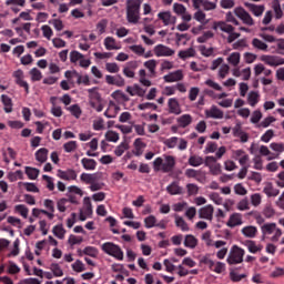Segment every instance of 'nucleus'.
Segmentation results:
<instances>
[{
	"instance_id": "a211bd4d",
	"label": "nucleus",
	"mask_w": 284,
	"mask_h": 284,
	"mask_svg": "<svg viewBox=\"0 0 284 284\" xmlns=\"http://www.w3.org/2000/svg\"><path fill=\"white\" fill-rule=\"evenodd\" d=\"M226 225L227 227H236L237 225H243V216L241 213H233L226 222Z\"/></svg>"
},
{
	"instance_id": "13d9d810",
	"label": "nucleus",
	"mask_w": 284,
	"mask_h": 284,
	"mask_svg": "<svg viewBox=\"0 0 284 284\" xmlns=\"http://www.w3.org/2000/svg\"><path fill=\"white\" fill-rule=\"evenodd\" d=\"M83 54L79 51H71L70 52V61L71 63H77L78 61H81L83 59Z\"/></svg>"
},
{
	"instance_id": "c9c22d12",
	"label": "nucleus",
	"mask_w": 284,
	"mask_h": 284,
	"mask_svg": "<svg viewBox=\"0 0 284 284\" xmlns=\"http://www.w3.org/2000/svg\"><path fill=\"white\" fill-rule=\"evenodd\" d=\"M105 50H120V47L116 45V40L112 37H106L104 39Z\"/></svg>"
},
{
	"instance_id": "c756f323",
	"label": "nucleus",
	"mask_w": 284,
	"mask_h": 284,
	"mask_svg": "<svg viewBox=\"0 0 284 284\" xmlns=\"http://www.w3.org/2000/svg\"><path fill=\"white\" fill-rule=\"evenodd\" d=\"M159 62L156 60H148L144 62V68L149 70L151 77H156V65Z\"/></svg>"
},
{
	"instance_id": "b1692460",
	"label": "nucleus",
	"mask_w": 284,
	"mask_h": 284,
	"mask_svg": "<svg viewBox=\"0 0 284 284\" xmlns=\"http://www.w3.org/2000/svg\"><path fill=\"white\" fill-rule=\"evenodd\" d=\"M184 245L186 247H189L190 250H194V247H196V245H199V240L194 235L189 234L184 239Z\"/></svg>"
},
{
	"instance_id": "3c124183",
	"label": "nucleus",
	"mask_w": 284,
	"mask_h": 284,
	"mask_svg": "<svg viewBox=\"0 0 284 284\" xmlns=\"http://www.w3.org/2000/svg\"><path fill=\"white\" fill-rule=\"evenodd\" d=\"M106 72H110L111 74H116L121 68H119V64L116 62H108L105 64Z\"/></svg>"
},
{
	"instance_id": "09e8293b",
	"label": "nucleus",
	"mask_w": 284,
	"mask_h": 284,
	"mask_svg": "<svg viewBox=\"0 0 284 284\" xmlns=\"http://www.w3.org/2000/svg\"><path fill=\"white\" fill-rule=\"evenodd\" d=\"M273 10L275 13V19H283V9H281V3L278 0H275L273 2Z\"/></svg>"
},
{
	"instance_id": "20e7f679",
	"label": "nucleus",
	"mask_w": 284,
	"mask_h": 284,
	"mask_svg": "<svg viewBox=\"0 0 284 284\" xmlns=\"http://www.w3.org/2000/svg\"><path fill=\"white\" fill-rule=\"evenodd\" d=\"M245 256V250L234 245L229 254V257L226 262L229 265H239L243 261V257Z\"/></svg>"
},
{
	"instance_id": "f704fd0d",
	"label": "nucleus",
	"mask_w": 284,
	"mask_h": 284,
	"mask_svg": "<svg viewBox=\"0 0 284 284\" xmlns=\"http://www.w3.org/2000/svg\"><path fill=\"white\" fill-rule=\"evenodd\" d=\"M178 123L180 128H187V125L192 124V115L190 114H183L180 118H178Z\"/></svg>"
},
{
	"instance_id": "2f4dec72",
	"label": "nucleus",
	"mask_w": 284,
	"mask_h": 284,
	"mask_svg": "<svg viewBox=\"0 0 284 284\" xmlns=\"http://www.w3.org/2000/svg\"><path fill=\"white\" fill-rule=\"evenodd\" d=\"M134 148L133 154L135 156H141L143 154V148H145V143L141 140V138L135 139L134 141Z\"/></svg>"
},
{
	"instance_id": "ddd939ff",
	"label": "nucleus",
	"mask_w": 284,
	"mask_h": 284,
	"mask_svg": "<svg viewBox=\"0 0 284 284\" xmlns=\"http://www.w3.org/2000/svg\"><path fill=\"white\" fill-rule=\"evenodd\" d=\"M168 108H169V114H175L176 116H179V114L183 112L181 110V104L179 103V100L176 98L169 99Z\"/></svg>"
},
{
	"instance_id": "aec40b11",
	"label": "nucleus",
	"mask_w": 284,
	"mask_h": 284,
	"mask_svg": "<svg viewBox=\"0 0 284 284\" xmlns=\"http://www.w3.org/2000/svg\"><path fill=\"white\" fill-rule=\"evenodd\" d=\"M81 165L84 170L92 172L94 170H97V161L94 159H90V158H83L81 160Z\"/></svg>"
},
{
	"instance_id": "a19ab883",
	"label": "nucleus",
	"mask_w": 284,
	"mask_h": 284,
	"mask_svg": "<svg viewBox=\"0 0 284 284\" xmlns=\"http://www.w3.org/2000/svg\"><path fill=\"white\" fill-rule=\"evenodd\" d=\"M14 212H18V214L23 216V219H28V213L30 210L23 204H18L14 206Z\"/></svg>"
},
{
	"instance_id": "79ce46f5",
	"label": "nucleus",
	"mask_w": 284,
	"mask_h": 284,
	"mask_svg": "<svg viewBox=\"0 0 284 284\" xmlns=\"http://www.w3.org/2000/svg\"><path fill=\"white\" fill-rule=\"evenodd\" d=\"M229 63H231V65H239V63H241V53L239 52H233L231 53V55L227 58Z\"/></svg>"
},
{
	"instance_id": "423d86ee",
	"label": "nucleus",
	"mask_w": 284,
	"mask_h": 284,
	"mask_svg": "<svg viewBox=\"0 0 284 284\" xmlns=\"http://www.w3.org/2000/svg\"><path fill=\"white\" fill-rule=\"evenodd\" d=\"M234 13L239 17V19H241V21H243L245 26H254V19L242 7L235 8Z\"/></svg>"
},
{
	"instance_id": "6e6d98bb",
	"label": "nucleus",
	"mask_w": 284,
	"mask_h": 284,
	"mask_svg": "<svg viewBox=\"0 0 284 284\" xmlns=\"http://www.w3.org/2000/svg\"><path fill=\"white\" fill-rule=\"evenodd\" d=\"M78 148V144H77V141H69L67 143L63 144V150L64 152H74V150H77Z\"/></svg>"
},
{
	"instance_id": "7c9ffc66",
	"label": "nucleus",
	"mask_w": 284,
	"mask_h": 284,
	"mask_svg": "<svg viewBox=\"0 0 284 284\" xmlns=\"http://www.w3.org/2000/svg\"><path fill=\"white\" fill-rule=\"evenodd\" d=\"M2 105H4V112L10 114L12 112V99L6 94L1 95Z\"/></svg>"
},
{
	"instance_id": "774afa93",
	"label": "nucleus",
	"mask_w": 284,
	"mask_h": 284,
	"mask_svg": "<svg viewBox=\"0 0 284 284\" xmlns=\"http://www.w3.org/2000/svg\"><path fill=\"white\" fill-rule=\"evenodd\" d=\"M256 59H258V55H256L255 53L252 52H245L244 53V61L245 63H254V61H256Z\"/></svg>"
},
{
	"instance_id": "e433bc0d",
	"label": "nucleus",
	"mask_w": 284,
	"mask_h": 284,
	"mask_svg": "<svg viewBox=\"0 0 284 284\" xmlns=\"http://www.w3.org/2000/svg\"><path fill=\"white\" fill-rule=\"evenodd\" d=\"M174 216L176 227H180L182 232H189L190 226H187V222H185V220H183V217L179 216L178 214H175Z\"/></svg>"
},
{
	"instance_id": "603ef678",
	"label": "nucleus",
	"mask_w": 284,
	"mask_h": 284,
	"mask_svg": "<svg viewBox=\"0 0 284 284\" xmlns=\"http://www.w3.org/2000/svg\"><path fill=\"white\" fill-rule=\"evenodd\" d=\"M214 38V33L212 31L204 32L201 37L197 38V43H206L210 39Z\"/></svg>"
},
{
	"instance_id": "6ab92c4d",
	"label": "nucleus",
	"mask_w": 284,
	"mask_h": 284,
	"mask_svg": "<svg viewBox=\"0 0 284 284\" xmlns=\"http://www.w3.org/2000/svg\"><path fill=\"white\" fill-rule=\"evenodd\" d=\"M243 236H245V239H256V235L258 234V229L256 226L253 225H248V226H244L241 230Z\"/></svg>"
},
{
	"instance_id": "1a4fd4ad",
	"label": "nucleus",
	"mask_w": 284,
	"mask_h": 284,
	"mask_svg": "<svg viewBox=\"0 0 284 284\" xmlns=\"http://www.w3.org/2000/svg\"><path fill=\"white\" fill-rule=\"evenodd\" d=\"M153 52L155 57H172L174 54V50L170 49L164 44H158L154 47Z\"/></svg>"
},
{
	"instance_id": "72a5a7b5",
	"label": "nucleus",
	"mask_w": 284,
	"mask_h": 284,
	"mask_svg": "<svg viewBox=\"0 0 284 284\" xmlns=\"http://www.w3.org/2000/svg\"><path fill=\"white\" fill-rule=\"evenodd\" d=\"M252 45L253 48H255V50H261L262 52H267V43L263 42L261 39L258 38H254L252 40Z\"/></svg>"
},
{
	"instance_id": "680f3d73",
	"label": "nucleus",
	"mask_w": 284,
	"mask_h": 284,
	"mask_svg": "<svg viewBox=\"0 0 284 284\" xmlns=\"http://www.w3.org/2000/svg\"><path fill=\"white\" fill-rule=\"evenodd\" d=\"M97 90H99V88L94 87V88L88 89V92L91 99H94L95 101L101 102V93L98 92Z\"/></svg>"
},
{
	"instance_id": "a878e982",
	"label": "nucleus",
	"mask_w": 284,
	"mask_h": 284,
	"mask_svg": "<svg viewBox=\"0 0 284 284\" xmlns=\"http://www.w3.org/2000/svg\"><path fill=\"white\" fill-rule=\"evenodd\" d=\"M244 245L247 247L248 252H251V254H256V252H261V250H263V246L256 245V242L252 241V240H246L244 242Z\"/></svg>"
},
{
	"instance_id": "4c0bfd02",
	"label": "nucleus",
	"mask_w": 284,
	"mask_h": 284,
	"mask_svg": "<svg viewBox=\"0 0 284 284\" xmlns=\"http://www.w3.org/2000/svg\"><path fill=\"white\" fill-rule=\"evenodd\" d=\"M52 232L57 239L63 240L65 239V229H63V224H58L53 226Z\"/></svg>"
},
{
	"instance_id": "052dcab7",
	"label": "nucleus",
	"mask_w": 284,
	"mask_h": 284,
	"mask_svg": "<svg viewBox=\"0 0 284 284\" xmlns=\"http://www.w3.org/2000/svg\"><path fill=\"white\" fill-rule=\"evenodd\" d=\"M105 139H106V141H110L111 143H116V141H119V133H116L114 131H108L105 133Z\"/></svg>"
},
{
	"instance_id": "5701e85b",
	"label": "nucleus",
	"mask_w": 284,
	"mask_h": 284,
	"mask_svg": "<svg viewBox=\"0 0 284 284\" xmlns=\"http://www.w3.org/2000/svg\"><path fill=\"white\" fill-rule=\"evenodd\" d=\"M275 230H276V223H265L261 226V232H262L263 236L274 234Z\"/></svg>"
},
{
	"instance_id": "0e129e2a",
	"label": "nucleus",
	"mask_w": 284,
	"mask_h": 284,
	"mask_svg": "<svg viewBox=\"0 0 284 284\" xmlns=\"http://www.w3.org/2000/svg\"><path fill=\"white\" fill-rule=\"evenodd\" d=\"M203 10L210 12V10H216V2H212L210 0H203Z\"/></svg>"
},
{
	"instance_id": "412c9836",
	"label": "nucleus",
	"mask_w": 284,
	"mask_h": 284,
	"mask_svg": "<svg viewBox=\"0 0 284 284\" xmlns=\"http://www.w3.org/2000/svg\"><path fill=\"white\" fill-rule=\"evenodd\" d=\"M166 192L171 194V196H176L179 194H183V187L179 185V182L174 181L166 186Z\"/></svg>"
},
{
	"instance_id": "de8ad7c7",
	"label": "nucleus",
	"mask_w": 284,
	"mask_h": 284,
	"mask_svg": "<svg viewBox=\"0 0 284 284\" xmlns=\"http://www.w3.org/2000/svg\"><path fill=\"white\" fill-rule=\"evenodd\" d=\"M29 74L31 75V81H41L43 79V73L37 68L31 69Z\"/></svg>"
},
{
	"instance_id": "864d4df0",
	"label": "nucleus",
	"mask_w": 284,
	"mask_h": 284,
	"mask_svg": "<svg viewBox=\"0 0 284 284\" xmlns=\"http://www.w3.org/2000/svg\"><path fill=\"white\" fill-rule=\"evenodd\" d=\"M130 146L128 145L126 142H122L120 145L116 146V149L114 150V154L115 156H123V153L125 152V150H128Z\"/></svg>"
},
{
	"instance_id": "cd10ccee",
	"label": "nucleus",
	"mask_w": 284,
	"mask_h": 284,
	"mask_svg": "<svg viewBox=\"0 0 284 284\" xmlns=\"http://www.w3.org/2000/svg\"><path fill=\"white\" fill-rule=\"evenodd\" d=\"M24 172L28 176V179H30V181H37V179H39V169L32 168V166H26Z\"/></svg>"
},
{
	"instance_id": "8fccbe9b",
	"label": "nucleus",
	"mask_w": 284,
	"mask_h": 284,
	"mask_svg": "<svg viewBox=\"0 0 284 284\" xmlns=\"http://www.w3.org/2000/svg\"><path fill=\"white\" fill-rule=\"evenodd\" d=\"M67 110L73 115L75 116V119H80L81 116V106H79V104H72L71 106L67 108Z\"/></svg>"
},
{
	"instance_id": "dca6fc26",
	"label": "nucleus",
	"mask_w": 284,
	"mask_h": 284,
	"mask_svg": "<svg viewBox=\"0 0 284 284\" xmlns=\"http://www.w3.org/2000/svg\"><path fill=\"white\" fill-rule=\"evenodd\" d=\"M245 7L254 14V17H262L265 12V6L263 4H253L250 2H245Z\"/></svg>"
},
{
	"instance_id": "49530a36",
	"label": "nucleus",
	"mask_w": 284,
	"mask_h": 284,
	"mask_svg": "<svg viewBox=\"0 0 284 284\" xmlns=\"http://www.w3.org/2000/svg\"><path fill=\"white\" fill-rule=\"evenodd\" d=\"M144 225L146 230H152V227H155L156 225V216L154 215H149L148 217L144 219Z\"/></svg>"
},
{
	"instance_id": "37998d69",
	"label": "nucleus",
	"mask_w": 284,
	"mask_h": 284,
	"mask_svg": "<svg viewBox=\"0 0 284 284\" xmlns=\"http://www.w3.org/2000/svg\"><path fill=\"white\" fill-rule=\"evenodd\" d=\"M65 79H77L78 85H81V74L77 72V70L73 71H65L64 73Z\"/></svg>"
},
{
	"instance_id": "393cba45",
	"label": "nucleus",
	"mask_w": 284,
	"mask_h": 284,
	"mask_svg": "<svg viewBox=\"0 0 284 284\" xmlns=\"http://www.w3.org/2000/svg\"><path fill=\"white\" fill-rule=\"evenodd\" d=\"M187 163L191 165V168H199L205 163V160H203V158L200 155H191Z\"/></svg>"
},
{
	"instance_id": "6e6552de",
	"label": "nucleus",
	"mask_w": 284,
	"mask_h": 284,
	"mask_svg": "<svg viewBox=\"0 0 284 284\" xmlns=\"http://www.w3.org/2000/svg\"><path fill=\"white\" fill-rule=\"evenodd\" d=\"M57 176L62 181H77V171L74 169H67L65 171L59 169Z\"/></svg>"
},
{
	"instance_id": "4be33fe9",
	"label": "nucleus",
	"mask_w": 284,
	"mask_h": 284,
	"mask_svg": "<svg viewBox=\"0 0 284 284\" xmlns=\"http://www.w3.org/2000/svg\"><path fill=\"white\" fill-rule=\"evenodd\" d=\"M80 180L87 183V185H92V183H97L98 181L97 173H82Z\"/></svg>"
},
{
	"instance_id": "c85d7f7f",
	"label": "nucleus",
	"mask_w": 284,
	"mask_h": 284,
	"mask_svg": "<svg viewBox=\"0 0 284 284\" xmlns=\"http://www.w3.org/2000/svg\"><path fill=\"white\" fill-rule=\"evenodd\" d=\"M264 194H266V196L272 197V196H278V194H281V191L278 189H275L272 183H268L265 185V187L263 189Z\"/></svg>"
},
{
	"instance_id": "2eb2a0df",
	"label": "nucleus",
	"mask_w": 284,
	"mask_h": 284,
	"mask_svg": "<svg viewBox=\"0 0 284 284\" xmlns=\"http://www.w3.org/2000/svg\"><path fill=\"white\" fill-rule=\"evenodd\" d=\"M213 30H221L222 32L230 34L231 32H234V27L232 24H227L225 21H215L213 23Z\"/></svg>"
},
{
	"instance_id": "69168bd1",
	"label": "nucleus",
	"mask_w": 284,
	"mask_h": 284,
	"mask_svg": "<svg viewBox=\"0 0 284 284\" xmlns=\"http://www.w3.org/2000/svg\"><path fill=\"white\" fill-rule=\"evenodd\" d=\"M41 30L45 39H52V34H54V32L52 31V28H50V26L44 24L42 26Z\"/></svg>"
},
{
	"instance_id": "39448f33",
	"label": "nucleus",
	"mask_w": 284,
	"mask_h": 284,
	"mask_svg": "<svg viewBox=\"0 0 284 284\" xmlns=\"http://www.w3.org/2000/svg\"><path fill=\"white\" fill-rule=\"evenodd\" d=\"M201 263L207 265L209 270L215 272V274H223V272H225V263L223 262H214L210 260V257L204 256L202 257Z\"/></svg>"
},
{
	"instance_id": "9d476101",
	"label": "nucleus",
	"mask_w": 284,
	"mask_h": 284,
	"mask_svg": "<svg viewBox=\"0 0 284 284\" xmlns=\"http://www.w3.org/2000/svg\"><path fill=\"white\" fill-rule=\"evenodd\" d=\"M163 80L165 83H176L179 81H183V70L170 72L169 74L163 77Z\"/></svg>"
},
{
	"instance_id": "9b49d317",
	"label": "nucleus",
	"mask_w": 284,
	"mask_h": 284,
	"mask_svg": "<svg viewBox=\"0 0 284 284\" xmlns=\"http://www.w3.org/2000/svg\"><path fill=\"white\" fill-rule=\"evenodd\" d=\"M158 18L163 22L164 26H174V23H176V17L172 16V12L170 11L158 13Z\"/></svg>"
},
{
	"instance_id": "bb28decb",
	"label": "nucleus",
	"mask_w": 284,
	"mask_h": 284,
	"mask_svg": "<svg viewBox=\"0 0 284 284\" xmlns=\"http://www.w3.org/2000/svg\"><path fill=\"white\" fill-rule=\"evenodd\" d=\"M261 61L266 63V65L276 67V65H283V62L276 61V57L274 55H262Z\"/></svg>"
},
{
	"instance_id": "a18cd8bd",
	"label": "nucleus",
	"mask_w": 284,
	"mask_h": 284,
	"mask_svg": "<svg viewBox=\"0 0 284 284\" xmlns=\"http://www.w3.org/2000/svg\"><path fill=\"white\" fill-rule=\"evenodd\" d=\"M194 54H196V51L194 50V48H189L184 51H180L179 52V57L180 59H190V57H194Z\"/></svg>"
},
{
	"instance_id": "4468645a",
	"label": "nucleus",
	"mask_w": 284,
	"mask_h": 284,
	"mask_svg": "<svg viewBox=\"0 0 284 284\" xmlns=\"http://www.w3.org/2000/svg\"><path fill=\"white\" fill-rule=\"evenodd\" d=\"M270 148L271 150H273V152H276V153H272V155L267 158L268 161H274V159H278V156L283 154V151H284L283 143L272 142L270 144Z\"/></svg>"
},
{
	"instance_id": "f03ea898",
	"label": "nucleus",
	"mask_w": 284,
	"mask_h": 284,
	"mask_svg": "<svg viewBox=\"0 0 284 284\" xmlns=\"http://www.w3.org/2000/svg\"><path fill=\"white\" fill-rule=\"evenodd\" d=\"M141 3L143 0H126V21L136 26L141 21Z\"/></svg>"
},
{
	"instance_id": "7ed1b4c3",
	"label": "nucleus",
	"mask_w": 284,
	"mask_h": 284,
	"mask_svg": "<svg viewBox=\"0 0 284 284\" xmlns=\"http://www.w3.org/2000/svg\"><path fill=\"white\" fill-rule=\"evenodd\" d=\"M101 250L104 254L116 258V261H123V250H121V246L112 242H106L102 244Z\"/></svg>"
},
{
	"instance_id": "5fc2aeb1",
	"label": "nucleus",
	"mask_w": 284,
	"mask_h": 284,
	"mask_svg": "<svg viewBox=\"0 0 284 284\" xmlns=\"http://www.w3.org/2000/svg\"><path fill=\"white\" fill-rule=\"evenodd\" d=\"M173 12H175V14H185V12H187V8L182 3L175 2L173 4Z\"/></svg>"
},
{
	"instance_id": "bf43d9fd",
	"label": "nucleus",
	"mask_w": 284,
	"mask_h": 284,
	"mask_svg": "<svg viewBox=\"0 0 284 284\" xmlns=\"http://www.w3.org/2000/svg\"><path fill=\"white\" fill-rule=\"evenodd\" d=\"M51 271L53 272V275L55 277L63 276V270L61 268V266L58 263L51 264Z\"/></svg>"
},
{
	"instance_id": "f8f14e48",
	"label": "nucleus",
	"mask_w": 284,
	"mask_h": 284,
	"mask_svg": "<svg viewBox=\"0 0 284 284\" xmlns=\"http://www.w3.org/2000/svg\"><path fill=\"white\" fill-rule=\"evenodd\" d=\"M200 219H205L206 221H212L214 219V206L209 204L199 210Z\"/></svg>"
},
{
	"instance_id": "338daca9",
	"label": "nucleus",
	"mask_w": 284,
	"mask_h": 284,
	"mask_svg": "<svg viewBox=\"0 0 284 284\" xmlns=\"http://www.w3.org/2000/svg\"><path fill=\"white\" fill-rule=\"evenodd\" d=\"M234 192H235V194H239L240 196H245V194H247V189H245V186H243V184L237 183L234 186Z\"/></svg>"
},
{
	"instance_id": "58836bf2",
	"label": "nucleus",
	"mask_w": 284,
	"mask_h": 284,
	"mask_svg": "<svg viewBox=\"0 0 284 284\" xmlns=\"http://www.w3.org/2000/svg\"><path fill=\"white\" fill-rule=\"evenodd\" d=\"M261 95H258V92L256 91H251L247 95V101H248V105H251L252 108H255L256 104L258 103V99Z\"/></svg>"
},
{
	"instance_id": "0eeeda50",
	"label": "nucleus",
	"mask_w": 284,
	"mask_h": 284,
	"mask_svg": "<svg viewBox=\"0 0 284 284\" xmlns=\"http://www.w3.org/2000/svg\"><path fill=\"white\" fill-rule=\"evenodd\" d=\"M13 77L17 85H19V88H23L26 94H30V84H28V81L23 80V70L19 69L14 71Z\"/></svg>"
},
{
	"instance_id": "f3484780",
	"label": "nucleus",
	"mask_w": 284,
	"mask_h": 284,
	"mask_svg": "<svg viewBox=\"0 0 284 284\" xmlns=\"http://www.w3.org/2000/svg\"><path fill=\"white\" fill-rule=\"evenodd\" d=\"M205 115L207 119H223L224 113L219 106L212 105L211 110L205 111Z\"/></svg>"
},
{
	"instance_id": "f257e3e1",
	"label": "nucleus",
	"mask_w": 284,
	"mask_h": 284,
	"mask_svg": "<svg viewBox=\"0 0 284 284\" xmlns=\"http://www.w3.org/2000/svg\"><path fill=\"white\" fill-rule=\"evenodd\" d=\"M174 168H176V159L173 155H165L164 161L163 158H156L153 161L154 172H163V174H170V172H174Z\"/></svg>"
},
{
	"instance_id": "c03bdc74",
	"label": "nucleus",
	"mask_w": 284,
	"mask_h": 284,
	"mask_svg": "<svg viewBox=\"0 0 284 284\" xmlns=\"http://www.w3.org/2000/svg\"><path fill=\"white\" fill-rule=\"evenodd\" d=\"M57 100L55 97L51 98V103L53 104V106L51 108V113L53 114V116H63V110H61V106H57L54 105V101Z\"/></svg>"
},
{
	"instance_id": "ea45409f",
	"label": "nucleus",
	"mask_w": 284,
	"mask_h": 284,
	"mask_svg": "<svg viewBox=\"0 0 284 284\" xmlns=\"http://www.w3.org/2000/svg\"><path fill=\"white\" fill-rule=\"evenodd\" d=\"M112 99H114L115 101H130V97H128L125 93H123V91L121 90H116L111 94Z\"/></svg>"
},
{
	"instance_id": "e2e57ef3",
	"label": "nucleus",
	"mask_w": 284,
	"mask_h": 284,
	"mask_svg": "<svg viewBox=\"0 0 284 284\" xmlns=\"http://www.w3.org/2000/svg\"><path fill=\"white\" fill-rule=\"evenodd\" d=\"M210 200L213 201V203H215V205H223V199L221 196V194L213 192L210 194Z\"/></svg>"
},
{
	"instance_id": "4d7b16f0",
	"label": "nucleus",
	"mask_w": 284,
	"mask_h": 284,
	"mask_svg": "<svg viewBox=\"0 0 284 284\" xmlns=\"http://www.w3.org/2000/svg\"><path fill=\"white\" fill-rule=\"evenodd\" d=\"M72 270H73V272H85V264H83V262L81 260H77L72 264Z\"/></svg>"
},
{
	"instance_id": "473e14b6",
	"label": "nucleus",
	"mask_w": 284,
	"mask_h": 284,
	"mask_svg": "<svg viewBox=\"0 0 284 284\" xmlns=\"http://www.w3.org/2000/svg\"><path fill=\"white\" fill-rule=\"evenodd\" d=\"M36 160L39 163H45L48 161V149L41 148L36 152Z\"/></svg>"
}]
</instances>
